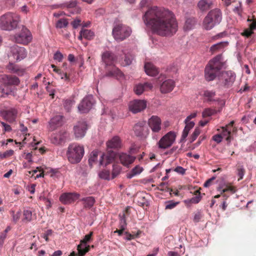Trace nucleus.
Returning a JSON list of instances; mask_svg holds the SVG:
<instances>
[{
  "instance_id": "1",
  "label": "nucleus",
  "mask_w": 256,
  "mask_h": 256,
  "mask_svg": "<svg viewBox=\"0 0 256 256\" xmlns=\"http://www.w3.org/2000/svg\"><path fill=\"white\" fill-rule=\"evenodd\" d=\"M142 18L146 25L160 36H172L178 30V23L172 14L163 8H150Z\"/></svg>"
},
{
  "instance_id": "2",
  "label": "nucleus",
  "mask_w": 256,
  "mask_h": 256,
  "mask_svg": "<svg viewBox=\"0 0 256 256\" xmlns=\"http://www.w3.org/2000/svg\"><path fill=\"white\" fill-rule=\"evenodd\" d=\"M107 154H102L100 160V165L106 166L111 163L116 157V154L112 148L118 149L121 148L122 144L120 138L118 136L113 137L106 142Z\"/></svg>"
},
{
  "instance_id": "3",
  "label": "nucleus",
  "mask_w": 256,
  "mask_h": 256,
  "mask_svg": "<svg viewBox=\"0 0 256 256\" xmlns=\"http://www.w3.org/2000/svg\"><path fill=\"white\" fill-rule=\"evenodd\" d=\"M84 154V147L77 143L69 144L66 152L68 161L72 164L79 163Z\"/></svg>"
},
{
  "instance_id": "4",
  "label": "nucleus",
  "mask_w": 256,
  "mask_h": 256,
  "mask_svg": "<svg viewBox=\"0 0 256 256\" xmlns=\"http://www.w3.org/2000/svg\"><path fill=\"white\" fill-rule=\"evenodd\" d=\"M20 21L18 15L8 12L0 17V28L2 30H12L18 27Z\"/></svg>"
},
{
  "instance_id": "5",
  "label": "nucleus",
  "mask_w": 256,
  "mask_h": 256,
  "mask_svg": "<svg viewBox=\"0 0 256 256\" xmlns=\"http://www.w3.org/2000/svg\"><path fill=\"white\" fill-rule=\"evenodd\" d=\"M222 20V14L220 10H211L208 14L203 21V26L206 30L212 28L214 26L219 24Z\"/></svg>"
},
{
  "instance_id": "6",
  "label": "nucleus",
  "mask_w": 256,
  "mask_h": 256,
  "mask_svg": "<svg viewBox=\"0 0 256 256\" xmlns=\"http://www.w3.org/2000/svg\"><path fill=\"white\" fill-rule=\"evenodd\" d=\"M131 32V28L122 24H116L112 31V36L117 41L124 40L130 35Z\"/></svg>"
},
{
  "instance_id": "7",
  "label": "nucleus",
  "mask_w": 256,
  "mask_h": 256,
  "mask_svg": "<svg viewBox=\"0 0 256 256\" xmlns=\"http://www.w3.org/2000/svg\"><path fill=\"white\" fill-rule=\"evenodd\" d=\"M176 134L170 131L164 136L158 142V147L160 149H166L170 147L175 142Z\"/></svg>"
},
{
  "instance_id": "8",
  "label": "nucleus",
  "mask_w": 256,
  "mask_h": 256,
  "mask_svg": "<svg viewBox=\"0 0 256 256\" xmlns=\"http://www.w3.org/2000/svg\"><path fill=\"white\" fill-rule=\"evenodd\" d=\"M51 136V142L55 144H61L70 139L69 134L66 129H58Z\"/></svg>"
},
{
  "instance_id": "9",
  "label": "nucleus",
  "mask_w": 256,
  "mask_h": 256,
  "mask_svg": "<svg viewBox=\"0 0 256 256\" xmlns=\"http://www.w3.org/2000/svg\"><path fill=\"white\" fill-rule=\"evenodd\" d=\"M94 104L92 95L85 96L78 106V110L80 113H87L92 108Z\"/></svg>"
},
{
  "instance_id": "10",
  "label": "nucleus",
  "mask_w": 256,
  "mask_h": 256,
  "mask_svg": "<svg viewBox=\"0 0 256 256\" xmlns=\"http://www.w3.org/2000/svg\"><path fill=\"white\" fill-rule=\"evenodd\" d=\"M146 107V102L145 100H135L130 102L128 104L129 110L134 114L140 112Z\"/></svg>"
},
{
  "instance_id": "11",
  "label": "nucleus",
  "mask_w": 256,
  "mask_h": 256,
  "mask_svg": "<svg viewBox=\"0 0 256 256\" xmlns=\"http://www.w3.org/2000/svg\"><path fill=\"white\" fill-rule=\"evenodd\" d=\"M221 68V66L209 64V65L206 67L204 70V76L206 80L207 81L213 80L216 78V74Z\"/></svg>"
},
{
  "instance_id": "12",
  "label": "nucleus",
  "mask_w": 256,
  "mask_h": 256,
  "mask_svg": "<svg viewBox=\"0 0 256 256\" xmlns=\"http://www.w3.org/2000/svg\"><path fill=\"white\" fill-rule=\"evenodd\" d=\"M15 39L18 43L28 44L32 40L30 32L28 28L24 26L21 32L16 35Z\"/></svg>"
},
{
  "instance_id": "13",
  "label": "nucleus",
  "mask_w": 256,
  "mask_h": 256,
  "mask_svg": "<svg viewBox=\"0 0 256 256\" xmlns=\"http://www.w3.org/2000/svg\"><path fill=\"white\" fill-rule=\"evenodd\" d=\"M93 234L92 232L88 234L85 236L83 240H80V244L78 246V250L79 256H84L85 254L90 250V246H86L88 242Z\"/></svg>"
},
{
  "instance_id": "14",
  "label": "nucleus",
  "mask_w": 256,
  "mask_h": 256,
  "mask_svg": "<svg viewBox=\"0 0 256 256\" xmlns=\"http://www.w3.org/2000/svg\"><path fill=\"white\" fill-rule=\"evenodd\" d=\"M10 52L14 59L16 60H20L26 56V52L23 47L18 46L17 45H14L11 46Z\"/></svg>"
},
{
  "instance_id": "15",
  "label": "nucleus",
  "mask_w": 256,
  "mask_h": 256,
  "mask_svg": "<svg viewBox=\"0 0 256 256\" xmlns=\"http://www.w3.org/2000/svg\"><path fill=\"white\" fill-rule=\"evenodd\" d=\"M221 78L224 86L228 88L232 86L234 82L236 75L232 71H224L222 72Z\"/></svg>"
},
{
  "instance_id": "16",
  "label": "nucleus",
  "mask_w": 256,
  "mask_h": 256,
  "mask_svg": "<svg viewBox=\"0 0 256 256\" xmlns=\"http://www.w3.org/2000/svg\"><path fill=\"white\" fill-rule=\"evenodd\" d=\"M79 197L80 194L77 193H64L61 195L60 200L64 204H69L76 201Z\"/></svg>"
},
{
  "instance_id": "17",
  "label": "nucleus",
  "mask_w": 256,
  "mask_h": 256,
  "mask_svg": "<svg viewBox=\"0 0 256 256\" xmlns=\"http://www.w3.org/2000/svg\"><path fill=\"white\" fill-rule=\"evenodd\" d=\"M0 80L2 83L10 86H18L20 83V80L18 77L11 75H2L1 76Z\"/></svg>"
},
{
  "instance_id": "18",
  "label": "nucleus",
  "mask_w": 256,
  "mask_h": 256,
  "mask_svg": "<svg viewBox=\"0 0 256 256\" xmlns=\"http://www.w3.org/2000/svg\"><path fill=\"white\" fill-rule=\"evenodd\" d=\"M2 116L4 119L10 123L14 122L17 116L18 111L14 108L4 110L2 112Z\"/></svg>"
},
{
  "instance_id": "19",
  "label": "nucleus",
  "mask_w": 256,
  "mask_h": 256,
  "mask_svg": "<svg viewBox=\"0 0 256 256\" xmlns=\"http://www.w3.org/2000/svg\"><path fill=\"white\" fill-rule=\"evenodd\" d=\"M136 160V157L126 153H122L119 154V160L124 166L128 167L132 164Z\"/></svg>"
},
{
  "instance_id": "20",
  "label": "nucleus",
  "mask_w": 256,
  "mask_h": 256,
  "mask_svg": "<svg viewBox=\"0 0 256 256\" xmlns=\"http://www.w3.org/2000/svg\"><path fill=\"white\" fill-rule=\"evenodd\" d=\"M102 59L106 66H110L115 62L116 58L113 53L106 51L102 54Z\"/></svg>"
},
{
  "instance_id": "21",
  "label": "nucleus",
  "mask_w": 256,
  "mask_h": 256,
  "mask_svg": "<svg viewBox=\"0 0 256 256\" xmlns=\"http://www.w3.org/2000/svg\"><path fill=\"white\" fill-rule=\"evenodd\" d=\"M174 86V81L172 80H168L162 83L160 87V90L162 93L166 94L170 92Z\"/></svg>"
},
{
  "instance_id": "22",
  "label": "nucleus",
  "mask_w": 256,
  "mask_h": 256,
  "mask_svg": "<svg viewBox=\"0 0 256 256\" xmlns=\"http://www.w3.org/2000/svg\"><path fill=\"white\" fill-rule=\"evenodd\" d=\"M61 8H74V11L72 13H80L81 9L78 6V2L76 0H72L69 2H64L61 5Z\"/></svg>"
},
{
  "instance_id": "23",
  "label": "nucleus",
  "mask_w": 256,
  "mask_h": 256,
  "mask_svg": "<svg viewBox=\"0 0 256 256\" xmlns=\"http://www.w3.org/2000/svg\"><path fill=\"white\" fill-rule=\"evenodd\" d=\"M144 68L146 73L150 76H154L158 74V68L150 62L146 63Z\"/></svg>"
},
{
  "instance_id": "24",
  "label": "nucleus",
  "mask_w": 256,
  "mask_h": 256,
  "mask_svg": "<svg viewBox=\"0 0 256 256\" xmlns=\"http://www.w3.org/2000/svg\"><path fill=\"white\" fill-rule=\"evenodd\" d=\"M153 88L152 85L151 84L148 82H145L144 84H139L136 85L134 87V92L138 95H140L146 88L152 89Z\"/></svg>"
},
{
  "instance_id": "25",
  "label": "nucleus",
  "mask_w": 256,
  "mask_h": 256,
  "mask_svg": "<svg viewBox=\"0 0 256 256\" xmlns=\"http://www.w3.org/2000/svg\"><path fill=\"white\" fill-rule=\"evenodd\" d=\"M63 118L64 117L62 116H56L50 120V124L54 128L61 127L63 126L64 124Z\"/></svg>"
},
{
  "instance_id": "26",
  "label": "nucleus",
  "mask_w": 256,
  "mask_h": 256,
  "mask_svg": "<svg viewBox=\"0 0 256 256\" xmlns=\"http://www.w3.org/2000/svg\"><path fill=\"white\" fill-rule=\"evenodd\" d=\"M0 92L2 94V96H4V95H12L14 96V88L4 84L3 83L0 85Z\"/></svg>"
},
{
  "instance_id": "27",
  "label": "nucleus",
  "mask_w": 256,
  "mask_h": 256,
  "mask_svg": "<svg viewBox=\"0 0 256 256\" xmlns=\"http://www.w3.org/2000/svg\"><path fill=\"white\" fill-rule=\"evenodd\" d=\"M150 128H160L161 120L158 116H152L148 121Z\"/></svg>"
},
{
  "instance_id": "28",
  "label": "nucleus",
  "mask_w": 256,
  "mask_h": 256,
  "mask_svg": "<svg viewBox=\"0 0 256 256\" xmlns=\"http://www.w3.org/2000/svg\"><path fill=\"white\" fill-rule=\"evenodd\" d=\"M228 44V42H221L216 44H213L210 48V52L212 54L215 53L220 50L222 49Z\"/></svg>"
},
{
  "instance_id": "29",
  "label": "nucleus",
  "mask_w": 256,
  "mask_h": 256,
  "mask_svg": "<svg viewBox=\"0 0 256 256\" xmlns=\"http://www.w3.org/2000/svg\"><path fill=\"white\" fill-rule=\"evenodd\" d=\"M84 208H90L96 202L94 198L92 196L84 198L81 200Z\"/></svg>"
},
{
  "instance_id": "30",
  "label": "nucleus",
  "mask_w": 256,
  "mask_h": 256,
  "mask_svg": "<svg viewBox=\"0 0 256 256\" xmlns=\"http://www.w3.org/2000/svg\"><path fill=\"white\" fill-rule=\"evenodd\" d=\"M196 23V20L194 17H190L186 18L185 22L184 28L186 30L192 29Z\"/></svg>"
},
{
  "instance_id": "31",
  "label": "nucleus",
  "mask_w": 256,
  "mask_h": 256,
  "mask_svg": "<svg viewBox=\"0 0 256 256\" xmlns=\"http://www.w3.org/2000/svg\"><path fill=\"white\" fill-rule=\"evenodd\" d=\"M142 168L138 166H136L133 168L129 172L126 174V178H131L132 177L139 174L142 171Z\"/></svg>"
},
{
  "instance_id": "32",
  "label": "nucleus",
  "mask_w": 256,
  "mask_h": 256,
  "mask_svg": "<svg viewBox=\"0 0 256 256\" xmlns=\"http://www.w3.org/2000/svg\"><path fill=\"white\" fill-rule=\"evenodd\" d=\"M195 196L191 198L190 199H188L184 201L186 204H198L201 200V196H200V192L199 190H196L195 192Z\"/></svg>"
},
{
  "instance_id": "33",
  "label": "nucleus",
  "mask_w": 256,
  "mask_h": 256,
  "mask_svg": "<svg viewBox=\"0 0 256 256\" xmlns=\"http://www.w3.org/2000/svg\"><path fill=\"white\" fill-rule=\"evenodd\" d=\"M198 6L202 11H205L210 8V4L208 0H200L198 4Z\"/></svg>"
},
{
  "instance_id": "34",
  "label": "nucleus",
  "mask_w": 256,
  "mask_h": 256,
  "mask_svg": "<svg viewBox=\"0 0 256 256\" xmlns=\"http://www.w3.org/2000/svg\"><path fill=\"white\" fill-rule=\"evenodd\" d=\"M32 210H26L23 212L22 221L24 222H30L32 220Z\"/></svg>"
},
{
  "instance_id": "35",
  "label": "nucleus",
  "mask_w": 256,
  "mask_h": 256,
  "mask_svg": "<svg viewBox=\"0 0 256 256\" xmlns=\"http://www.w3.org/2000/svg\"><path fill=\"white\" fill-rule=\"evenodd\" d=\"M216 113L215 110L210 108H205L202 112V116L204 118L210 117Z\"/></svg>"
},
{
  "instance_id": "36",
  "label": "nucleus",
  "mask_w": 256,
  "mask_h": 256,
  "mask_svg": "<svg viewBox=\"0 0 256 256\" xmlns=\"http://www.w3.org/2000/svg\"><path fill=\"white\" fill-rule=\"evenodd\" d=\"M222 132L220 134L222 136V139L225 138L226 141L230 142L232 139L231 133L228 129H222Z\"/></svg>"
},
{
  "instance_id": "37",
  "label": "nucleus",
  "mask_w": 256,
  "mask_h": 256,
  "mask_svg": "<svg viewBox=\"0 0 256 256\" xmlns=\"http://www.w3.org/2000/svg\"><path fill=\"white\" fill-rule=\"evenodd\" d=\"M83 32V36L84 38L90 40L93 38L94 34V32L91 30H82Z\"/></svg>"
},
{
  "instance_id": "38",
  "label": "nucleus",
  "mask_w": 256,
  "mask_h": 256,
  "mask_svg": "<svg viewBox=\"0 0 256 256\" xmlns=\"http://www.w3.org/2000/svg\"><path fill=\"white\" fill-rule=\"evenodd\" d=\"M122 167L118 164H114L112 171V178H116L120 172Z\"/></svg>"
},
{
  "instance_id": "39",
  "label": "nucleus",
  "mask_w": 256,
  "mask_h": 256,
  "mask_svg": "<svg viewBox=\"0 0 256 256\" xmlns=\"http://www.w3.org/2000/svg\"><path fill=\"white\" fill-rule=\"evenodd\" d=\"M74 132L76 139L82 138L86 134L85 129H74Z\"/></svg>"
},
{
  "instance_id": "40",
  "label": "nucleus",
  "mask_w": 256,
  "mask_h": 256,
  "mask_svg": "<svg viewBox=\"0 0 256 256\" xmlns=\"http://www.w3.org/2000/svg\"><path fill=\"white\" fill-rule=\"evenodd\" d=\"M203 95L204 96L208 98V102L214 101V100L212 98L216 95L215 92L206 90L204 91Z\"/></svg>"
},
{
  "instance_id": "41",
  "label": "nucleus",
  "mask_w": 256,
  "mask_h": 256,
  "mask_svg": "<svg viewBox=\"0 0 256 256\" xmlns=\"http://www.w3.org/2000/svg\"><path fill=\"white\" fill-rule=\"evenodd\" d=\"M54 71L58 73L62 79H63L64 78L65 80L70 81V76L69 75L67 74L66 72H63L59 68H54Z\"/></svg>"
},
{
  "instance_id": "42",
  "label": "nucleus",
  "mask_w": 256,
  "mask_h": 256,
  "mask_svg": "<svg viewBox=\"0 0 256 256\" xmlns=\"http://www.w3.org/2000/svg\"><path fill=\"white\" fill-rule=\"evenodd\" d=\"M120 224H119V228H122L124 230H126V218H125V214H122L121 216L120 214Z\"/></svg>"
},
{
  "instance_id": "43",
  "label": "nucleus",
  "mask_w": 256,
  "mask_h": 256,
  "mask_svg": "<svg viewBox=\"0 0 256 256\" xmlns=\"http://www.w3.org/2000/svg\"><path fill=\"white\" fill-rule=\"evenodd\" d=\"M75 102L72 100H66L64 103V108L67 112H70L71 110L72 106L74 104Z\"/></svg>"
},
{
  "instance_id": "44",
  "label": "nucleus",
  "mask_w": 256,
  "mask_h": 256,
  "mask_svg": "<svg viewBox=\"0 0 256 256\" xmlns=\"http://www.w3.org/2000/svg\"><path fill=\"white\" fill-rule=\"evenodd\" d=\"M222 58V54H220L216 56L210 62V64H212V65L218 66H221L219 64Z\"/></svg>"
},
{
  "instance_id": "45",
  "label": "nucleus",
  "mask_w": 256,
  "mask_h": 256,
  "mask_svg": "<svg viewBox=\"0 0 256 256\" xmlns=\"http://www.w3.org/2000/svg\"><path fill=\"white\" fill-rule=\"evenodd\" d=\"M246 171L243 166H238L237 168V174L238 176V180H240L243 178Z\"/></svg>"
},
{
  "instance_id": "46",
  "label": "nucleus",
  "mask_w": 256,
  "mask_h": 256,
  "mask_svg": "<svg viewBox=\"0 0 256 256\" xmlns=\"http://www.w3.org/2000/svg\"><path fill=\"white\" fill-rule=\"evenodd\" d=\"M68 24V22L65 18L60 19L56 22V27L58 28H66Z\"/></svg>"
},
{
  "instance_id": "47",
  "label": "nucleus",
  "mask_w": 256,
  "mask_h": 256,
  "mask_svg": "<svg viewBox=\"0 0 256 256\" xmlns=\"http://www.w3.org/2000/svg\"><path fill=\"white\" fill-rule=\"evenodd\" d=\"M90 126L88 124L87 122L84 120H80L77 125L74 126V128H88Z\"/></svg>"
},
{
  "instance_id": "48",
  "label": "nucleus",
  "mask_w": 256,
  "mask_h": 256,
  "mask_svg": "<svg viewBox=\"0 0 256 256\" xmlns=\"http://www.w3.org/2000/svg\"><path fill=\"white\" fill-rule=\"evenodd\" d=\"M98 156V152L94 151L92 152L88 160L89 164L90 166L96 160Z\"/></svg>"
},
{
  "instance_id": "49",
  "label": "nucleus",
  "mask_w": 256,
  "mask_h": 256,
  "mask_svg": "<svg viewBox=\"0 0 256 256\" xmlns=\"http://www.w3.org/2000/svg\"><path fill=\"white\" fill-rule=\"evenodd\" d=\"M236 189L235 186L229 184H226V188L222 190V193H224L227 192H230L232 194H234L236 192Z\"/></svg>"
},
{
  "instance_id": "50",
  "label": "nucleus",
  "mask_w": 256,
  "mask_h": 256,
  "mask_svg": "<svg viewBox=\"0 0 256 256\" xmlns=\"http://www.w3.org/2000/svg\"><path fill=\"white\" fill-rule=\"evenodd\" d=\"M14 154V151L12 150H6L3 153H0V157L2 158H6L12 156Z\"/></svg>"
},
{
  "instance_id": "51",
  "label": "nucleus",
  "mask_w": 256,
  "mask_h": 256,
  "mask_svg": "<svg viewBox=\"0 0 256 256\" xmlns=\"http://www.w3.org/2000/svg\"><path fill=\"white\" fill-rule=\"evenodd\" d=\"M132 56L130 55L125 54L124 62L122 64L124 66H129L132 64Z\"/></svg>"
},
{
  "instance_id": "52",
  "label": "nucleus",
  "mask_w": 256,
  "mask_h": 256,
  "mask_svg": "<svg viewBox=\"0 0 256 256\" xmlns=\"http://www.w3.org/2000/svg\"><path fill=\"white\" fill-rule=\"evenodd\" d=\"M8 68L13 73H18L20 71L18 68L15 65L13 64L12 63H10L8 66Z\"/></svg>"
},
{
  "instance_id": "53",
  "label": "nucleus",
  "mask_w": 256,
  "mask_h": 256,
  "mask_svg": "<svg viewBox=\"0 0 256 256\" xmlns=\"http://www.w3.org/2000/svg\"><path fill=\"white\" fill-rule=\"evenodd\" d=\"M178 202H173L172 201H169L166 202V209H172L175 208L178 204Z\"/></svg>"
},
{
  "instance_id": "54",
  "label": "nucleus",
  "mask_w": 256,
  "mask_h": 256,
  "mask_svg": "<svg viewBox=\"0 0 256 256\" xmlns=\"http://www.w3.org/2000/svg\"><path fill=\"white\" fill-rule=\"evenodd\" d=\"M11 213L12 215V220L14 222H16L20 219L21 216V212L20 210L16 214L14 211H11Z\"/></svg>"
},
{
  "instance_id": "55",
  "label": "nucleus",
  "mask_w": 256,
  "mask_h": 256,
  "mask_svg": "<svg viewBox=\"0 0 256 256\" xmlns=\"http://www.w3.org/2000/svg\"><path fill=\"white\" fill-rule=\"evenodd\" d=\"M63 58L62 54L59 51H57L54 56V59L58 62H61Z\"/></svg>"
},
{
  "instance_id": "56",
  "label": "nucleus",
  "mask_w": 256,
  "mask_h": 256,
  "mask_svg": "<svg viewBox=\"0 0 256 256\" xmlns=\"http://www.w3.org/2000/svg\"><path fill=\"white\" fill-rule=\"evenodd\" d=\"M190 129H184L181 138L180 140V142H184L186 140V138L187 137Z\"/></svg>"
},
{
  "instance_id": "57",
  "label": "nucleus",
  "mask_w": 256,
  "mask_h": 256,
  "mask_svg": "<svg viewBox=\"0 0 256 256\" xmlns=\"http://www.w3.org/2000/svg\"><path fill=\"white\" fill-rule=\"evenodd\" d=\"M200 129H196L192 134L190 137V142H192L196 140L198 136L200 134Z\"/></svg>"
},
{
  "instance_id": "58",
  "label": "nucleus",
  "mask_w": 256,
  "mask_h": 256,
  "mask_svg": "<svg viewBox=\"0 0 256 256\" xmlns=\"http://www.w3.org/2000/svg\"><path fill=\"white\" fill-rule=\"evenodd\" d=\"M212 139L214 141L216 142L218 144H219L222 141V136L219 134H216L212 136Z\"/></svg>"
},
{
  "instance_id": "59",
  "label": "nucleus",
  "mask_w": 256,
  "mask_h": 256,
  "mask_svg": "<svg viewBox=\"0 0 256 256\" xmlns=\"http://www.w3.org/2000/svg\"><path fill=\"white\" fill-rule=\"evenodd\" d=\"M174 170L179 174H184L186 170L180 166H178Z\"/></svg>"
},
{
  "instance_id": "60",
  "label": "nucleus",
  "mask_w": 256,
  "mask_h": 256,
  "mask_svg": "<svg viewBox=\"0 0 256 256\" xmlns=\"http://www.w3.org/2000/svg\"><path fill=\"white\" fill-rule=\"evenodd\" d=\"M254 34L253 31L250 30V28H247L244 30V32L242 34L243 36H245L247 38H248L251 36V35Z\"/></svg>"
},
{
  "instance_id": "61",
  "label": "nucleus",
  "mask_w": 256,
  "mask_h": 256,
  "mask_svg": "<svg viewBox=\"0 0 256 256\" xmlns=\"http://www.w3.org/2000/svg\"><path fill=\"white\" fill-rule=\"evenodd\" d=\"M7 234H5V232H0V247L2 246L4 244V241L6 238Z\"/></svg>"
},
{
  "instance_id": "62",
  "label": "nucleus",
  "mask_w": 256,
  "mask_h": 256,
  "mask_svg": "<svg viewBox=\"0 0 256 256\" xmlns=\"http://www.w3.org/2000/svg\"><path fill=\"white\" fill-rule=\"evenodd\" d=\"M202 218V214L200 212H198L194 214L193 220L195 222H198Z\"/></svg>"
},
{
  "instance_id": "63",
  "label": "nucleus",
  "mask_w": 256,
  "mask_h": 256,
  "mask_svg": "<svg viewBox=\"0 0 256 256\" xmlns=\"http://www.w3.org/2000/svg\"><path fill=\"white\" fill-rule=\"evenodd\" d=\"M185 124L186 126L184 128H193L194 126V122L193 121H190V120L188 122H186V120Z\"/></svg>"
},
{
  "instance_id": "64",
  "label": "nucleus",
  "mask_w": 256,
  "mask_h": 256,
  "mask_svg": "<svg viewBox=\"0 0 256 256\" xmlns=\"http://www.w3.org/2000/svg\"><path fill=\"white\" fill-rule=\"evenodd\" d=\"M80 22L81 20H75L72 22L71 24L74 28H76L80 24Z\"/></svg>"
}]
</instances>
